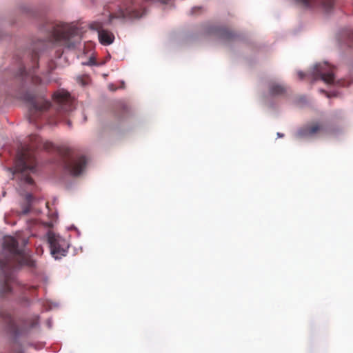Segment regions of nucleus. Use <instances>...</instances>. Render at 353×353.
<instances>
[{"label":"nucleus","instance_id":"obj_3","mask_svg":"<svg viewBox=\"0 0 353 353\" xmlns=\"http://www.w3.org/2000/svg\"><path fill=\"white\" fill-rule=\"evenodd\" d=\"M153 0H126L121 4L117 5L115 11L110 4L105 6V10L108 12V18L104 21H95L90 23L91 30L97 31L99 39L101 44L108 46L113 43L114 34L105 29V25L112 23L113 19H138L146 12V4Z\"/></svg>","mask_w":353,"mask_h":353},{"label":"nucleus","instance_id":"obj_13","mask_svg":"<svg viewBox=\"0 0 353 353\" xmlns=\"http://www.w3.org/2000/svg\"><path fill=\"white\" fill-rule=\"evenodd\" d=\"M296 1L306 7L310 6L312 3H314L316 1V0H296Z\"/></svg>","mask_w":353,"mask_h":353},{"label":"nucleus","instance_id":"obj_16","mask_svg":"<svg viewBox=\"0 0 353 353\" xmlns=\"http://www.w3.org/2000/svg\"><path fill=\"white\" fill-rule=\"evenodd\" d=\"M32 59L33 60H37L38 59V54L36 52H34L32 54Z\"/></svg>","mask_w":353,"mask_h":353},{"label":"nucleus","instance_id":"obj_4","mask_svg":"<svg viewBox=\"0 0 353 353\" xmlns=\"http://www.w3.org/2000/svg\"><path fill=\"white\" fill-rule=\"evenodd\" d=\"M50 39L51 41L68 49L77 48L81 41L79 30L74 26L65 23L53 26Z\"/></svg>","mask_w":353,"mask_h":353},{"label":"nucleus","instance_id":"obj_1","mask_svg":"<svg viewBox=\"0 0 353 353\" xmlns=\"http://www.w3.org/2000/svg\"><path fill=\"white\" fill-rule=\"evenodd\" d=\"M39 148L48 152L57 151L63 159L64 169L73 176L79 175L85 168V156H72L68 148L56 147L52 142L43 141L40 137L32 134L29 137L28 143L22 145L17 152L14 167L11 169L13 179L29 185L34 183L30 174L37 172L34 151Z\"/></svg>","mask_w":353,"mask_h":353},{"label":"nucleus","instance_id":"obj_5","mask_svg":"<svg viewBox=\"0 0 353 353\" xmlns=\"http://www.w3.org/2000/svg\"><path fill=\"white\" fill-rule=\"evenodd\" d=\"M0 319L5 323L7 330L15 335L21 334L26 328L34 327L39 323V316L34 315L26 319L23 323V327L19 329L11 314L4 309L0 310Z\"/></svg>","mask_w":353,"mask_h":353},{"label":"nucleus","instance_id":"obj_22","mask_svg":"<svg viewBox=\"0 0 353 353\" xmlns=\"http://www.w3.org/2000/svg\"><path fill=\"white\" fill-rule=\"evenodd\" d=\"M67 123H68V125L69 126H70V125H71V123H70V121H68V122H67Z\"/></svg>","mask_w":353,"mask_h":353},{"label":"nucleus","instance_id":"obj_7","mask_svg":"<svg viewBox=\"0 0 353 353\" xmlns=\"http://www.w3.org/2000/svg\"><path fill=\"white\" fill-rule=\"evenodd\" d=\"M48 241L50 245L51 254L55 259H60L65 256L69 245L63 238L52 232H49L48 233Z\"/></svg>","mask_w":353,"mask_h":353},{"label":"nucleus","instance_id":"obj_11","mask_svg":"<svg viewBox=\"0 0 353 353\" xmlns=\"http://www.w3.org/2000/svg\"><path fill=\"white\" fill-rule=\"evenodd\" d=\"M285 92V87L281 84L272 83L269 85V92L272 96H281L283 95Z\"/></svg>","mask_w":353,"mask_h":353},{"label":"nucleus","instance_id":"obj_8","mask_svg":"<svg viewBox=\"0 0 353 353\" xmlns=\"http://www.w3.org/2000/svg\"><path fill=\"white\" fill-rule=\"evenodd\" d=\"M334 67L327 62L319 63L314 66L313 77L314 80L321 79L327 84L334 81Z\"/></svg>","mask_w":353,"mask_h":353},{"label":"nucleus","instance_id":"obj_6","mask_svg":"<svg viewBox=\"0 0 353 353\" xmlns=\"http://www.w3.org/2000/svg\"><path fill=\"white\" fill-rule=\"evenodd\" d=\"M23 99L30 103L29 121L30 123L36 122L39 117L50 106L49 101L43 99H37L32 93H26Z\"/></svg>","mask_w":353,"mask_h":353},{"label":"nucleus","instance_id":"obj_23","mask_svg":"<svg viewBox=\"0 0 353 353\" xmlns=\"http://www.w3.org/2000/svg\"><path fill=\"white\" fill-rule=\"evenodd\" d=\"M26 72V70L23 69V70L21 72L22 74Z\"/></svg>","mask_w":353,"mask_h":353},{"label":"nucleus","instance_id":"obj_18","mask_svg":"<svg viewBox=\"0 0 353 353\" xmlns=\"http://www.w3.org/2000/svg\"><path fill=\"white\" fill-rule=\"evenodd\" d=\"M322 92H325L327 97H331L332 96H335V94H330V93L326 92H325L323 90H322Z\"/></svg>","mask_w":353,"mask_h":353},{"label":"nucleus","instance_id":"obj_2","mask_svg":"<svg viewBox=\"0 0 353 353\" xmlns=\"http://www.w3.org/2000/svg\"><path fill=\"white\" fill-rule=\"evenodd\" d=\"M3 252L5 255L0 256V270L4 277L0 279V297L10 294L14 285L17 283L16 277L12 272L23 265L34 267L35 262L25 250L19 247L15 238L7 236L3 238Z\"/></svg>","mask_w":353,"mask_h":353},{"label":"nucleus","instance_id":"obj_10","mask_svg":"<svg viewBox=\"0 0 353 353\" xmlns=\"http://www.w3.org/2000/svg\"><path fill=\"white\" fill-rule=\"evenodd\" d=\"M324 126L319 123H313L300 128L296 136L299 138L308 137L323 131Z\"/></svg>","mask_w":353,"mask_h":353},{"label":"nucleus","instance_id":"obj_21","mask_svg":"<svg viewBox=\"0 0 353 353\" xmlns=\"http://www.w3.org/2000/svg\"><path fill=\"white\" fill-rule=\"evenodd\" d=\"M277 135L279 137H283V134H281L279 132L277 133Z\"/></svg>","mask_w":353,"mask_h":353},{"label":"nucleus","instance_id":"obj_19","mask_svg":"<svg viewBox=\"0 0 353 353\" xmlns=\"http://www.w3.org/2000/svg\"><path fill=\"white\" fill-rule=\"evenodd\" d=\"M23 214H28V213L29 212V209H28V208H25V209L23 210Z\"/></svg>","mask_w":353,"mask_h":353},{"label":"nucleus","instance_id":"obj_9","mask_svg":"<svg viewBox=\"0 0 353 353\" xmlns=\"http://www.w3.org/2000/svg\"><path fill=\"white\" fill-rule=\"evenodd\" d=\"M54 99L57 103L59 114L68 113L74 108V101L70 94L65 91H59L54 94Z\"/></svg>","mask_w":353,"mask_h":353},{"label":"nucleus","instance_id":"obj_15","mask_svg":"<svg viewBox=\"0 0 353 353\" xmlns=\"http://www.w3.org/2000/svg\"><path fill=\"white\" fill-rule=\"evenodd\" d=\"M77 81L79 83H80L82 85H85L88 83V78H83V77H78Z\"/></svg>","mask_w":353,"mask_h":353},{"label":"nucleus","instance_id":"obj_12","mask_svg":"<svg viewBox=\"0 0 353 353\" xmlns=\"http://www.w3.org/2000/svg\"><path fill=\"white\" fill-rule=\"evenodd\" d=\"M217 34L219 37L225 41H230L235 38V32L227 28H221L217 30Z\"/></svg>","mask_w":353,"mask_h":353},{"label":"nucleus","instance_id":"obj_17","mask_svg":"<svg viewBox=\"0 0 353 353\" xmlns=\"http://www.w3.org/2000/svg\"><path fill=\"white\" fill-rule=\"evenodd\" d=\"M298 75H299V78H300L301 79H303V77H304V74H303V72H298Z\"/></svg>","mask_w":353,"mask_h":353},{"label":"nucleus","instance_id":"obj_20","mask_svg":"<svg viewBox=\"0 0 353 353\" xmlns=\"http://www.w3.org/2000/svg\"><path fill=\"white\" fill-rule=\"evenodd\" d=\"M32 197V196L30 194H28V196H27V199L28 200V201H30V198Z\"/></svg>","mask_w":353,"mask_h":353},{"label":"nucleus","instance_id":"obj_14","mask_svg":"<svg viewBox=\"0 0 353 353\" xmlns=\"http://www.w3.org/2000/svg\"><path fill=\"white\" fill-rule=\"evenodd\" d=\"M345 36L347 37L350 43V42L353 43V30H352L347 31V32L345 33Z\"/></svg>","mask_w":353,"mask_h":353}]
</instances>
